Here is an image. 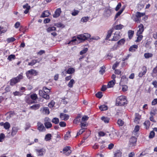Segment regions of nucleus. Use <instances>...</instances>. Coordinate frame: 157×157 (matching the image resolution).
I'll return each instance as SVG.
<instances>
[{"label": "nucleus", "mask_w": 157, "mask_h": 157, "mask_svg": "<svg viewBox=\"0 0 157 157\" xmlns=\"http://www.w3.org/2000/svg\"><path fill=\"white\" fill-rule=\"evenodd\" d=\"M56 28L55 27L53 26L49 27L47 29V31L48 33H50L52 31H56Z\"/></svg>", "instance_id": "c756f323"}, {"label": "nucleus", "mask_w": 157, "mask_h": 157, "mask_svg": "<svg viewBox=\"0 0 157 157\" xmlns=\"http://www.w3.org/2000/svg\"><path fill=\"white\" fill-rule=\"evenodd\" d=\"M51 14L49 11L48 10L44 11L40 16V17L44 18L49 16Z\"/></svg>", "instance_id": "9b49d317"}, {"label": "nucleus", "mask_w": 157, "mask_h": 157, "mask_svg": "<svg viewBox=\"0 0 157 157\" xmlns=\"http://www.w3.org/2000/svg\"><path fill=\"white\" fill-rule=\"evenodd\" d=\"M130 147L134 145L136 142V138L135 137H132L130 139Z\"/></svg>", "instance_id": "f8f14e48"}, {"label": "nucleus", "mask_w": 157, "mask_h": 157, "mask_svg": "<svg viewBox=\"0 0 157 157\" xmlns=\"http://www.w3.org/2000/svg\"><path fill=\"white\" fill-rule=\"evenodd\" d=\"M127 103L126 97L125 96H121L117 98L116 105L120 106L124 105L125 104H127Z\"/></svg>", "instance_id": "20e7f679"}, {"label": "nucleus", "mask_w": 157, "mask_h": 157, "mask_svg": "<svg viewBox=\"0 0 157 157\" xmlns=\"http://www.w3.org/2000/svg\"><path fill=\"white\" fill-rule=\"evenodd\" d=\"M37 129L40 132H43L46 130V129L43 124L40 122H38L37 123Z\"/></svg>", "instance_id": "1a4fd4ad"}, {"label": "nucleus", "mask_w": 157, "mask_h": 157, "mask_svg": "<svg viewBox=\"0 0 157 157\" xmlns=\"http://www.w3.org/2000/svg\"><path fill=\"white\" fill-rule=\"evenodd\" d=\"M3 126L6 129H8L10 128V125L9 122H6L3 124Z\"/></svg>", "instance_id": "cd10ccee"}, {"label": "nucleus", "mask_w": 157, "mask_h": 157, "mask_svg": "<svg viewBox=\"0 0 157 157\" xmlns=\"http://www.w3.org/2000/svg\"><path fill=\"white\" fill-rule=\"evenodd\" d=\"M59 125L61 127H65L66 125V124L64 121H61L59 123Z\"/></svg>", "instance_id": "5fc2aeb1"}, {"label": "nucleus", "mask_w": 157, "mask_h": 157, "mask_svg": "<svg viewBox=\"0 0 157 157\" xmlns=\"http://www.w3.org/2000/svg\"><path fill=\"white\" fill-rule=\"evenodd\" d=\"M71 101H72L73 99V102H76L77 100L76 97L75 96V94H73L70 97Z\"/></svg>", "instance_id": "37998d69"}, {"label": "nucleus", "mask_w": 157, "mask_h": 157, "mask_svg": "<svg viewBox=\"0 0 157 157\" xmlns=\"http://www.w3.org/2000/svg\"><path fill=\"white\" fill-rule=\"evenodd\" d=\"M52 136L51 134H48L45 135L44 139L46 141L50 140L51 139Z\"/></svg>", "instance_id": "bb28decb"}, {"label": "nucleus", "mask_w": 157, "mask_h": 157, "mask_svg": "<svg viewBox=\"0 0 157 157\" xmlns=\"http://www.w3.org/2000/svg\"><path fill=\"white\" fill-rule=\"evenodd\" d=\"M51 89L48 88L46 86L43 87L42 90H39V94L40 96L46 100L50 99V93Z\"/></svg>", "instance_id": "f03ea898"}, {"label": "nucleus", "mask_w": 157, "mask_h": 157, "mask_svg": "<svg viewBox=\"0 0 157 157\" xmlns=\"http://www.w3.org/2000/svg\"><path fill=\"white\" fill-rule=\"evenodd\" d=\"M122 153L119 150H117L115 153L114 155L116 157H121Z\"/></svg>", "instance_id": "393cba45"}, {"label": "nucleus", "mask_w": 157, "mask_h": 157, "mask_svg": "<svg viewBox=\"0 0 157 157\" xmlns=\"http://www.w3.org/2000/svg\"><path fill=\"white\" fill-rule=\"evenodd\" d=\"M115 80L113 79L109 82L108 83V86L109 88L112 87L115 85Z\"/></svg>", "instance_id": "412c9836"}, {"label": "nucleus", "mask_w": 157, "mask_h": 157, "mask_svg": "<svg viewBox=\"0 0 157 157\" xmlns=\"http://www.w3.org/2000/svg\"><path fill=\"white\" fill-rule=\"evenodd\" d=\"M141 118V116L138 113H136L135 117L134 122L136 124L139 123V121Z\"/></svg>", "instance_id": "6ab92c4d"}, {"label": "nucleus", "mask_w": 157, "mask_h": 157, "mask_svg": "<svg viewBox=\"0 0 157 157\" xmlns=\"http://www.w3.org/2000/svg\"><path fill=\"white\" fill-rule=\"evenodd\" d=\"M25 101L28 105H31L35 103V101L32 100L29 95H27L25 97Z\"/></svg>", "instance_id": "0eeeda50"}, {"label": "nucleus", "mask_w": 157, "mask_h": 157, "mask_svg": "<svg viewBox=\"0 0 157 157\" xmlns=\"http://www.w3.org/2000/svg\"><path fill=\"white\" fill-rule=\"evenodd\" d=\"M89 118V117L87 116H83L82 119V121H81L84 122L85 121H87Z\"/></svg>", "instance_id": "864d4df0"}, {"label": "nucleus", "mask_w": 157, "mask_h": 157, "mask_svg": "<svg viewBox=\"0 0 157 157\" xmlns=\"http://www.w3.org/2000/svg\"><path fill=\"white\" fill-rule=\"evenodd\" d=\"M75 71V69L73 68H69V74L74 73Z\"/></svg>", "instance_id": "69168bd1"}, {"label": "nucleus", "mask_w": 157, "mask_h": 157, "mask_svg": "<svg viewBox=\"0 0 157 157\" xmlns=\"http://www.w3.org/2000/svg\"><path fill=\"white\" fill-rule=\"evenodd\" d=\"M137 48L138 46L137 45H133L130 48L129 51L130 52H134L136 50L135 49H137Z\"/></svg>", "instance_id": "7c9ffc66"}, {"label": "nucleus", "mask_w": 157, "mask_h": 157, "mask_svg": "<svg viewBox=\"0 0 157 157\" xmlns=\"http://www.w3.org/2000/svg\"><path fill=\"white\" fill-rule=\"evenodd\" d=\"M90 34L86 33L78 35L77 38L79 40H77L75 37H73V39L69 41V44H71V43L74 44H78L87 40L90 37Z\"/></svg>", "instance_id": "f257e3e1"}, {"label": "nucleus", "mask_w": 157, "mask_h": 157, "mask_svg": "<svg viewBox=\"0 0 157 157\" xmlns=\"http://www.w3.org/2000/svg\"><path fill=\"white\" fill-rule=\"evenodd\" d=\"M23 8L24 9H26L24 11V13L27 14L29 12V10L30 8V6L27 3L25 5L23 6Z\"/></svg>", "instance_id": "dca6fc26"}, {"label": "nucleus", "mask_w": 157, "mask_h": 157, "mask_svg": "<svg viewBox=\"0 0 157 157\" xmlns=\"http://www.w3.org/2000/svg\"><path fill=\"white\" fill-rule=\"evenodd\" d=\"M37 60L36 59H33L30 62L28 63V65L33 66L35 65L37 62Z\"/></svg>", "instance_id": "473e14b6"}, {"label": "nucleus", "mask_w": 157, "mask_h": 157, "mask_svg": "<svg viewBox=\"0 0 157 157\" xmlns=\"http://www.w3.org/2000/svg\"><path fill=\"white\" fill-rule=\"evenodd\" d=\"M88 48H85L84 49L81 51L80 52V55H82L88 51Z\"/></svg>", "instance_id": "8fccbe9b"}, {"label": "nucleus", "mask_w": 157, "mask_h": 157, "mask_svg": "<svg viewBox=\"0 0 157 157\" xmlns=\"http://www.w3.org/2000/svg\"><path fill=\"white\" fill-rule=\"evenodd\" d=\"M85 131V128H82L80 130L79 132H78L77 133V135L78 136L82 134Z\"/></svg>", "instance_id": "13d9d810"}, {"label": "nucleus", "mask_w": 157, "mask_h": 157, "mask_svg": "<svg viewBox=\"0 0 157 157\" xmlns=\"http://www.w3.org/2000/svg\"><path fill=\"white\" fill-rule=\"evenodd\" d=\"M67 74H69V68L65 69L62 72V75L64 76H65Z\"/></svg>", "instance_id": "09e8293b"}, {"label": "nucleus", "mask_w": 157, "mask_h": 157, "mask_svg": "<svg viewBox=\"0 0 157 157\" xmlns=\"http://www.w3.org/2000/svg\"><path fill=\"white\" fill-rule=\"evenodd\" d=\"M83 122L80 121L81 122V128H83V127H85L86 126V122H84L83 123Z\"/></svg>", "instance_id": "e2e57ef3"}, {"label": "nucleus", "mask_w": 157, "mask_h": 157, "mask_svg": "<svg viewBox=\"0 0 157 157\" xmlns=\"http://www.w3.org/2000/svg\"><path fill=\"white\" fill-rule=\"evenodd\" d=\"M40 106L39 104H37L30 106L29 108L32 110H36L38 109Z\"/></svg>", "instance_id": "f3484780"}, {"label": "nucleus", "mask_w": 157, "mask_h": 157, "mask_svg": "<svg viewBox=\"0 0 157 157\" xmlns=\"http://www.w3.org/2000/svg\"><path fill=\"white\" fill-rule=\"evenodd\" d=\"M101 119L102 121L106 123H108L109 122V119L107 117H101Z\"/></svg>", "instance_id": "f704fd0d"}, {"label": "nucleus", "mask_w": 157, "mask_h": 157, "mask_svg": "<svg viewBox=\"0 0 157 157\" xmlns=\"http://www.w3.org/2000/svg\"><path fill=\"white\" fill-rule=\"evenodd\" d=\"M88 19L89 17H84L81 19V21L83 22H86Z\"/></svg>", "instance_id": "603ef678"}, {"label": "nucleus", "mask_w": 157, "mask_h": 157, "mask_svg": "<svg viewBox=\"0 0 157 157\" xmlns=\"http://www.w3.org/2000/svg\"><path fill=\"white\" fill-rule=\"evenodd\" d=\"M145 15V13H141L140 12H137L136 13V16L138 18L140 17L144 16Z\"/></svg>", "instance_id": "a19ab883"}, {"label": "nucleus", "mask_w": 157, "mask_h": 157, "mask_svg": "<svg viewBox=\"0 0 157 157\" xmlns=\"http://www.w3.org/2000/svg\"><path fill=\"white\" fill-rule=\"evenodd\" d=\"M38 72L35 70L31 69L27 71L26 73V75L28 78H32V76H36L38 75Z\"/></svg>", "instance_id": "39448f33"}, {"label": "nucleus", "mask_w": 157, "mask_h": 157, "mask_svg": "<svg viewBox=\"0 0 157 157\" xmlns=\"http://www.w3.org/2000/svg\"><path fill=\"white\" fill-rule=\"evenodd\" d=\"M36 150L38 155H44V153L45 152V150L43 148L36 149Z\"/></svg>", "instance_id": "a211bd4d"}, {"label": "nucleus", "mask_w": 157, "mask_h": 157, "mask_svg": "<svg viewBox=\"0 0 157 157\" xmlns=\"http://www.w3.org/2000/svg\"><path fill=\"white\" fill-rule=\"evenodd\" d=\"M142 69L143 71V72L140 73L139 74V76L140 77H142L143 75H144L147 71L146 67L145 66L143 67H142Z\"/></svg>", "instance_id": "aec40b11"}, {"label": "nucleus", "mask_w": 157, "mask_h": 157, "mask_svg": "<svg viewBox=\"0 0 157 157\" xmlns=\"http://www.w3.org/2000/svg\"><path fill=\"white\" fill-rule=\"evenodd\" d=\"M99 108L101 111H105L108 109V107L105 105H103L99 106Z\"/></svg>", "instance_id": "2f4dec72"}, {"label": "nucleus", "mask_w": 157, "mask_h": 157, "mask_svg": "<svg viewBox=\"0 0 157 157\" xmlns=\"http://www.w3.org/2000/svg\"><path fill=\"white\" fill-rule=\"evenodd\" d=\"M40 111L46 114H48L50 113L48 108L46 107H43L41 108Z\"/></svg>", "instance_id": "ddd939ff"}, {"label": "nucleus", "mask_w": 157, "mask_h": 157, "mask_svg": "<svg viewBox=\"0 0 157 157\" xmlns=\"http://www.w3.org/2000/svg\"><path fill=\"white\" fill-rule=\"evenodd\" d=\"M81 117V115L80 114H78L76 118L75 119L74 121V123H78L80 121V118Z\"/></svg>", "instance_id": "b1692460"}, {"label": "nucleus", "mask_w": 157, "mask_h": 157, "mask_svg": "<svg viewBox=\"0 0 157 157\" xmlns=\"http://www.w3.org/2000/svg\"><path fill=\"white\" fill-rule=\"evenodd\" d=\"M16 40V39L13 37H11L9 38L6 40L7 42L8 43H11L15 41Z\"/></svg>", "instance_id": "ea45409f"}, {"label": "nucleus", "mask_w": 157, "mask_h": 157, "mask_svg": "<svg viewBox=\"0 0 157 157\" xmlns=\"http://www.w3.org/2000/svg\"><path fill=\"white\" fill-rule=\"evenodd\" d=\"M13 95L15 96H21L22 95V94L20 92L18 91H16L13 93Z\"/></svg>", "instance_id": "de8ad7c7"}, {"label": "nucleus", "mask_w": 157, "mask_h": 157, "mask_svg": "<svg viewBox=\"0 0 157 157\" xmlns=\"http://www.w3.org/2000/svg\"><path fill=\"white\" fill-rule=\"evenodd\" d=\"M139 30L138 31L137 35L141 34L144 31V26L142 24H140L138 26Z\"/></svg>", "instance_id": "4468645a"}, {"label": "nucleus", "mask_w": 157, "mask_h": 157, "mask_svg": "<svg viewBox=\"0 0 157 157\" xmlns=\"http://www.w3.org/2000/svg\"><path fill=\"white\" fill-rule=\"evenodd\" d=\"M50 121V120L48 117H47L45 118L44 124L45 127L47 129L50 128L52 126V124Z\"/></svg>", "instance_id": "423d86ee"}, {"label": "nucleus", "mask_w": 157, "mask_h": 157, "mask_svg": "<svg viewBox=\"0 0 157 157\" xmlns=\"http://www.w3.org/2000/svg\"><path fill=\"white\" fill-rule=\"evenodd\" d=\"M69 150V146H67L63 148V153H65Z\"/></svg>", "instance_id": "052dcab7"}, {"label": "nucleus", "mask_w": 157, "mask_h": 157, "mask_svg": "<svg viewBox=\"0 0 157 157\" xmlns=\"http://www.w3.org/2000/svg\"><path fill=\"white\" fill-rule=\"evenodd\" d=\"M143 36L140 34L137 37V40H136V42H139L142 39Z\"/></svg>", "instance_id": "4d7b16f0"}, {"label": "nucleus", "mask_w": 157, "mask_h": 157, "mask_svg": "<svg viewBox=\"0 0 157 157\" xmlns=\"http://www.w3.org/2000/svg\"><path fill=\"white\" fill-rule=\"evenodd\" d=\"M5 93L10 92V86H6L5 89Z\"/></svg>", "instance_id": "bf43d9fd"}, {"label": "nucleus", "mask_w": 157, "mask_h": 157, "mask_svg": "<svg viewBox=\"0 0 157 157\" xmlns=\"http://www.w3.org/2000/svg\"><path fill=\"white\" fill-rule=\"evenodd\" d=\"M19 129V128L18 127H12L11 132V136H13L16 135Z\"/></svg>", "instance_id": "9d476101"}, {"label": "nucleus", "mask_w": 157, "mask_h": 157, "mask_svg": "<svg viewBox=\"0 0 157 157\" xmlns=\"http://www.w3.org/2000/svg\"><path fill=\"white\" fill-rule=\"evenodd\" d=\"M117 124L120 126H122L124 124V122L121 119H119L117 121Z\"/></svg>", "instance_id": "49530a36"}, {"label": "nucleus", "mask_w": 157, "mask_h": 157, "mask_svg": "<svg viewBox=\"0 0 157 157\" xmlns=\"http://www.w3.org/2000/svg\"><path fill=\"white\" fill-rule=\"evenodd\" d=\"M75 83V81L73 79H71L69 81V87L72 88L73 85Z\"/></svg>", "instance_id": "79ce46f5"}, {"label": "nucleus", "mask_w": 157, "mask_h": 157, "mask_svg": "<svg viewBox=\"0 0 157 157\" xmlns=\"http://www.w3.org/2000/svg\"><path fill=\"white\" fill-rule=\"evenodd\" d=\"M60 117L62 120L66 121L68 119V116L63 113H61L60 114Z\"/></svg>", "instance_id": "2eb2a0df"}, {"label": "nucleus", "mask_w": 157, "mask_h": 157, "mask_svg": "<svg viewBox=\"0 0 157 157\" xmlns=\"http://www.w3.org/2000/svg\"><path fill=\"white\" fill-rule=\"evenodd\" d=\"M134 33V31L129 30L128 32V37L130 39H131Z\"/></svg>", "instance_id": "c9c22d12"}, {"label": "nucleus", "mask_w": 157, "mask_h": 157, "mask_svg": "<svg viewBox=\"0 0 157 157\" xmlns=\"http://www.w3.org/2000/svg\"><path fill=\"white\" fill-rule=\"evenodd\" d=\"M23 78V74L21 73L19 74L16 77L13 78L10 80V85L11 86H13L17 83L20 82L21 80Z\"/></svg>", "instance_id": "7ed1b4c3"}, {"label": "nucleus", "mask_w": 157, "mask_h": 157, "mask_svg": "<svg viewBox=\"0 0 157 157\" xmlns=\"http://www.w3.org/2000/svg\"><path fill=\"white\" fill-rule=\"evenodd\" d=\"M125 42V40L123 39H121L118 41L117 42V44H123Z\"/></svg>", "instance_id": "774afa93"}, {"label": "nucleus", "mask_w": 157, "mask_h": 157, "mask_svg": "<svg viewBox=\"0 0 157 157\" xmlns=\"http://www.w3.org/2000/svg\"><path fill=\"white\" fill-rule=\"evenodd\" d=\"M155 133L153 131H151L149 135V138H152L155 136Z\"/></svg>", "instance_id": "6e6d98bb"}, {"label": "nucleus", "mask_w": 157, "mask_h": 157, "mask_svg": "<svg viewBox=\"0 0 157 157\" xmlns=\"http://www.w3.org/2000/svg\"><path fill=\"white\" fill-rule=\"evenodd\" d=\"M144 125L145 126L146 128L147 129L148 128H149V127L150 125V122L149 121H146L144 122Z\"/></svg>", "instance_id": "58836bf2"}, {"label": "nucleus", "mask_w": 157, "mask_h": 157, "mask_svg": "<svg viewBox=\"0 0 157 157\" xmlns=\"http://www.w3.org/2000/svg\"><path fill=\"white\" fill-rule=\"evenodd\" d=\"M52 121L53 123L56 124L59 123V120L58 118L54 117L52 119Z\"/></svg>", "instance_id": "c85d7f7f"}, {"label": "nucleus", "mask_w": 157, "mask_h": 157, "mask_svg": "<svg viewBox=\"0 0 157 157\" xmlns=\"http://www.w3.org/2000/svg\"><path fill=\"white\" fill-rule=\"evenodd\" d=\"M62 13V11L60 8H58L56 9L54 12V14L53 15L54 18H57L59 17Z\"/></svg>", "instance_id": "6e6552de"}, {"label": "nucleus", "mask_w": 157, "mask_h": 157, "mask_svg": "<svg viewBox=\"0 0 157 157\" xmlns=\"http://www.w3.org/2000/svg\"><path fill=\"white\" fill-rule=\"evenodd\" d=\"M95 95L96 97L98 98H100L102 97L103 96L102 95V92L101 91L98 92V93L96 94Z\"/></svg>", "instance_id": "a18cd8bd"}, {"label": "nucleus", "mask_w": 157, "mask_h": 157, "mask_svg": "<svg viewBox=\"0 0 157 157\" xmlns=\"http://www.w3.org/2000/svg\"><path fill=\"white\" fill-rule=\"evenodd\" d=\"M124 27V26L121 24L117 25L114 27V29L116 30H120Z\"/></svg>", "instance_id": "4c0bfd02"}, {"label": "nucleus", "mask_w": 157, "mask_h": 157, "mask_svg": "<svg viewBox=\"0 0 157 157\" xmlns=\"http://www.w3.org/2000/svg\"><path fill=\"white\" fill-rule=\"evenodd\" d=\"M128 78H126L125 76H123L121 78L120 84H121L122 82H124V83H127L128 82Z\"/></svg>", "instance_id": "a878e982"}, {"label": "nucleus", "mask_w": 157, "mask_h": 157, "mask_svg": "<svg viewBox=\"0 0 157 157\" xmlns=\"http://www.w3.org/2000/svg\"><path fill=\"white\" fill-rule=\"evenodd\" d=\"M5 138V136L4 134L2 133L0 134V142H2L3 141L4 139Z\"/></svg>", "instance_id": "3c124183"}, {"label": "nucleus", "mask_w": 157, "mask_h": 157, "mask_svg": "<svg viewBox=\"0 0 157 157\" xmlns=\"http://www.w3.org/2000/svg\"><path fill=\"white\" fill-rule=\"evenodd\" d=\"M120 36L118 34H115L113 38L112 39V41H117L119 39Z\"/></svg>", "instance_id": "e433bc0d"}, {"label": "nucleus", "mask_w": 157, "mask_h": 157, "mask_svg": "<svg viewBox=\"0 0 157 157\" xmlns=\"http://www.w3.org/2000/svg\"><path fill=\"white\" fill-rule=\"evenodd\" d=\"M32 100L34 101L36 100L38 98V96L37 94L35 93L29 96Z\"/></svg>", "instance_id": "4be33fe9"}, {"label": "nucleus", "mask_w": 157, "mask_h": 157, "mask_svg": "<svg viewBox=\"0 0 157 157\" xmlns=\"http://www.w3.org/2000/svg\"><path fill=\"white\" fill-rule=\"evenodd\" d=\"M156 113V110L155 109H153V110H151L150 113L151 116H155Z\"/></svg>", "instance_id": "680f3d73"}, {"label": "nucleus", "mask_w": 157, "mask_h": 157, "mask_svg": "<svg viewBox=\"0 0 157 157\" xmlns=\"http://www.w3.org/2000/svg\"><path fill=\"white\" fill-rule=\"evenodd\" d=\"M153 56V54L151 53H145L144 54V56L146 59H148L151 58Z\"/></svg>", "instance_id": "5701e85b"}, {"label": "nucleus", "mask_w": 157, "mask_h": 157, "mask_svg": "<svg viewBox=\"0 0 157 157\" xmlns=\"http://www.w3.org/2000/svg\"><path fill=\"white\" fill-rule=\"evenodd\" d=\"M20 25V23L19 22H17L14 25V27L16 29H17Z\"/></svg>", "instance_id": "338daca9"}, {"label": "nucleus", "mask_w": 157, "mask_h": 157, "mask_svg": "<svg viewBox=\"0 0 157 157\" xmlns=\"http://www.w3.org/2000/svg\"><path fill=\"white\" fill-rule=\"evenodd\" d=\"M16 56L14 55L11 54L9 55L7 58V59L10 61L12 60V59H15Z\"/></svg>", "instance_id": "72a5a7b5"}, {"label": "nucleus", "mask_w": 157, "mask_h": 157, "mask_svg": "<svg viewBox=\"0 0 157 157\" xmlns=\"http://www.w3.org/2000/svg\"><path fill=\"white\" fill-rule=\"evenodd\" d=\"M68 99L67 98H65L62 99V102L64 104H66L68 102Z\"/></svg>", "instance_id": "0e129e2a"}, {"label": "nucleus", "mask_w": 157, "mask_h": 157, "mask_svg": "<svg viewBox=\"0 0 157 157\" xmlns=\"http://www.w3.org/2000/svg\"><path fill=\"white\" fill-rule=\"evenodd\" d=\"M55 104V101L52 100L49 104L48 105V107L50 108H52L54 105Z\"/></svg>", "instance_id": "c03bdc74"}]
</instances>
